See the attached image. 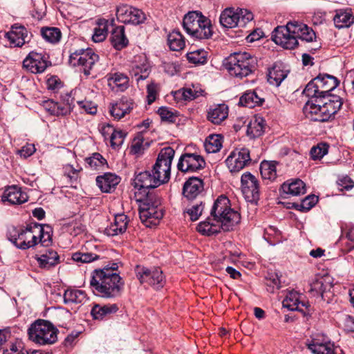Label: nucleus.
<instances>
[{"mask_svg":"<svg viewBox=\"0 0 354 354\" xmlns=\"http://www.w3.org/2000/svg\"><path fill=\"white\" fill-rule=\"evenodd\" d=\"M160 185V176L149 171L140 172L133 179V186L138 189L135 198L139 205L140 218L147 227L156 226L164 215L160 198L153 191Z\"/></svg>","mask_w":354,"mask_h":354,"instance_id":"obj_1","label":"nucleus"},{"mask_svg":"<svg viewBox=\"0 0 354 354\" xmlns=\"http://www.w3.org/2000/svg\"><path fill=\"white\" fill-rule=\"evenodd\" d=\"M240 221L241 215L231 208L229 198L221 195L214 202L209 216L198 223L197 230L203 235L211 236L219 233L221 230H232Z\"/></svg>","mask_w":354,"mask_h":354,"instance_id":"obj_2","label":"nucleus"},{"mask_svg":"<svg viewBox=\"0 0 354 354\" xmlns=\"http://www.w3.org/2000/svg\"><path fill=\"white\" fill-rule=\"evenodd\" d=\"M315 37V33L312 28L298 21H290L286 26H277L272 32V39L286 49L296 48L299 45L298 39L310 42Z\"/></svg>","mask_w":354,"mask_h":354,"instance_id":"obj_3","label":"nucleus"},{"mask_svg":"<svg viewBox=\"0 0 354 354\" xmlns=\"http://www.w3.org/2000/svg\"><path fill=\"white\" fill-rule=\"evenodd\" d=\"M257 59L246 52L230 55L225 63V68L232 76L242 79L251 75L256 69Z\"/></svg>","mask_w":354,"mask_h":354,"instance_id":"obj_4","label":"nucleus"},{"mask_svg":"<svg viewBox=\"0 0 354 354\" xmlns=\"http://www.w3.org/2000/svg\"><path fill=\"white\" fill-rule=\"evenodd\" d=\"M58 330L47 320L37 319L28 330L29 339L37 344H53L57 340Z\"/></svg>","mask_w":354,"mask_h":354,"instance_id":"obj_5","label":"nucleus"},{"mask_svg":"<svg viewBox=\"0 0 354 354\" xmlns=\"http://www.w3.org/2000/svg\"><path fill=\"white\" fill-rule=\"evenodd\" d=\"M37 225L33 223L24 226H12L8 231V239L18 249L26 250L35 246L38 243L37 236L35 234Z\"/></svg>","mask_w":354,"mask_h":354,"instance_id":"obj_6","label":"nucleus"},{"mask_svg":"<svg viewBox=\"0 0 354 354\" xmlns=\"http://www.w3.org/2000/svg\"><path fill=\"white\" fill-rule=\"evenodd\" d=\"M90 286L95 295L104 298L111 297V267L109 265L93 271Z\"/></svg>","mask_w":354,"mask_h":354,"instance_id":"obj_7","label":"nucleus"},{"mask_svg":"<svg viewBox=\"0 0 354 354\" xmlns=\"http://www.w3.org/2000/svg\"><path fill=\"white\" fill-rule=\"evenodd\" d=\"M253 19V14L245 9L225 8L221 14L219 21L223 28L244 27Z\"/></svg>","mask_w":354,"mask_h":354,"instance_id":"obj_8","label":"nucleus"},{"mask_svg":"<svg viewBox=\"0 0 354 354\" xmlns=\"http://www.w3.org/2000/svg\"><path fill=\"white\" fill-rule=\"evenodd\" d=\"M98 59V55L91 48H80L71 53L68 63L71 66L80 67V70L88 76Z\"/></svg>","mask_w":354,"mask_h":354,"instance_id":"obj_9","label":"nucleus"},{"mask_svg":"<svg viewBox=\"0 0 354 354\" xmlns=\"http://www.w3.org/2000/svg\"><path fill=\"white\" fill-rule=\"evenodd\" d=\"M175 151L170 147L163 148L159 153L152 169L156 176H160L161 184L169 181L171 174V165L174 158Z\"/></svg>","mask_w":354,"mask_h":354,"instance_id":"obj_10","label":"nucleus"},{"mask_svg":"<svg viewBox=\"0 0 354 354\" xmlns=\"http://www.w3.org/2000/svg\"><path fill=\"white\" fill-rule=\"evenodd\" d=\"M136 277L142 284L146 283L156 290H159L165 284V278L159 268H149L145 266H137Z\"/></svg>","mask_w":354,"mask_h":354,"instance_id":"obj_11","label":"nucleus"},{"mask_svg":"<svg viewBox=\"0 0 354 354\" xmlns=\"http://www.w3.org/2000/svg\"><path fill=\"white\" fill-rule=\"evenodd\" d=\"M333 90L322 91L318 93V97L315 100V102L319 103L322 106L323 116L322 120H329L342 106V99L337 95L330 93Z\"/></svg>","mask_w":354,"mask_h":354,"instance_id":"obj_12","label":"nucleus"},{"mask_svg":"<svg viewBox=\"0 0 354 354\" xmlns=\"http://www.w3.org/2000/svg\"><path fill=\"white\" fill-rule=\"evenodd\" d=\"M241 191L245 199L257 205L260 198L259 183L257 178L250 172H245L241 178Z\"/></svg>","mask_w":354,"mask_h":354,"instance_id":"obj_13","label":"nucleus"},{"mask_svg":"<svg viewBox=\"0 0 354 354\" xmlns=\"http://www.w3.org/2000/svg\"><path fill=\"white\" fill-rule=\"evenodd\" d=\"M51 65L48 56L44 53L31 51L23 61L24 67L34 74L41 73Z\"/></svg>","mask_w":354,"mask_h":354,"instance_id":"obj_14","label":"nucleus"},{"mask_svg":"<svg viewBox=\"0 0 354 354\" xmlns=\"http://www.w3.org/2000/svg\"><path fill=\"white\" fill-rule=\"evenodd\" d=\"M206 162L203 156L197 153H183L177 164L179 171L185 172H196L205 167Z\"/></svg>","mask_w":354,"mask_h":354,"instance_id":"obj_15","label":"nucleus"},{"mask_svg":"<svg viewBox=\"0 0 354 354\" xmlns=\"http://www.w3.org/2000/svg\"><path fill=\"white\" fill-rule=\"evenodd\" d=\"M250 150L248 148L236 149L227 158L225 163L232 173L239 172L251 163Z\"/></svg>","mask_w":354,"mask_h":354,"instance_id":"obj_16","label":"nucleus"},{"mask_svg":"<svg viewBox=\"0 0 354 354\" xmlns=\"http://www.w3.org/2000/svg\"><path fill=\"white\" fill-rule=\"evenodd\" d=\"M72 91L62 95V102L49 101L46 102V109L53 115H66L69 114L74 107V98L71 96Z\"/></svg>","mask_w":354,"mask_h":354,"instance_id":"obj_17","label":"nucleus"},{"mask_svg":"<svg viewBox=\"0 0 354 354\" xmlns=\"http://www.w3.org/2000/svg\"><path fill=\"white\" fill-rule=\"evenodd\" d=\"M314 91L312 97L306 103L304 107V113L310 120L315 122H326V120H322L323 116L322 106L321 104L315 102V100L318 97L319 90H303V93L310 91Z\"/></svg>","mask_w":354,"mask_h":354,"instance_id":"obj_18","label":"nucleus"},{"mask_svg":"<svg viewBox=\"0 0 354 354\" xmlns=\"http://www.w3.org/2000/svg\"><path fill=\"white\" fill-rule=\"evenodd\" d=\"M150 64L145 55H138L135 57L132 67V75L137 82L138 86H144L140 82L147 79L150 73Z\"/></svg>","mask_w":354,"mask_h":354,"instance_id":"obj_19","label":"nucleus"},{"mask_svg":"<svg viewBox=\"0 0 354 354\" xmlns=\"http://www.w3.org/2000/svg\"><path fill=\"white\" fill-rule=\"evenodd\" d=\"M279 191L285 198L300 196L306 192V184L299 178L290 179L281 185Z\"/></svg>","mask_w":354,"mask_h":354,"instance_id":"obj_20","label":"nucleus"},{"mask_svg":"<svg viewBox=\"0 0 354 354\" xmlns=\"http://www.w3.org/2000/svg\"><path fill=\"white\" fill-rule=\"evenodd\" d=\"M203 180L198 177H190L183 187V195L189 201L195 199L203 190Z\"/></svg>","mask_w":354,"mask_h":354,"instance_id":"obj_21","label":"nucleus"},{"mask_svg":"<svg viewBox=\"0 0 354 354\" xmlns=\"http://www.w3.org/2000/svg\"><path fill=\"white\" fill-rule=\"evenodd\" d=\"M35 259L37 261L39 268L46 270L55 267L59 263V256L53 249H47L41 254H35Z\"/></svg>","mask_w":354,"mask_h":354,"instance_id":"obj_22","label":"nucleus"},{"mask_svg":"<svg viewBox=\"0 0 354 354\" xmlns=\"http://www.w3.org/2000/svg\"><path fill=\"white\" fill-rule=\"evenodd\" d=\"M339 80L334 76L324 74L319 75L308 83L305 88H337L339 86Z\"/></svg>","mask_w":354,"mask_h":354,"instance_id":"obj_23","label":"nucleus"},{"mask_svg":"<svg viewBox=\"0 0 354 354\" xmlns=\"http://www.w3.org/2000/svg\"><path fill=\"white\" fill-rule=\"evenodd\" d=\"M229 108L224 103L211 106L207 111V118L214 124H221L228 116Z\"/></svg>","mask_w":354,"mask_h":354,"instance_id":"obj_24","label":"nucleus"},{"mask_svg":"<svg viewBox=\"0 0 354 354\" xmlns=\"http://www.w3.org/2000/svg\"><path fill=\"white\" fill-rule=\"evenodd\" d=\"M64 303L73 308L77 305L85 304L88 297L86 292L81 290L68 288L64 293Z\"/></svg>","mask_w":354,"mask_h":354,"instance_id":"obj_25","label":"nucleus"},{"mask_svg":"<svg viewBox=\"0 0 354 354\" xmlns=\"http://www.w3.org/2000/svg\"><path fill=\"white\" fill-rule=\"evenodd\" d=\"M26 193L21 191L17 186L8 187L4 192L3 199L8 201L10 203L17 205L22 204L28 201Z\"/></svg>","mask_w":354,"mask_h":354,"instance_id":"obj_26","label":"nucleus"},{"mask_svg":"<svg viewBox=\"0 0 354 354\" xmlns=\"http://www.w3.org/2000/svg\"><path fill=\"white\" fill-rule=\"evenodd\" d=\"M287 75L288 71L283 69V64L275 63L272 68L268 69V82L271 86L277 87Z\"/></svg>","mask_w":354,"mask_h":354,"instance_id":"obj_27","label":"nucleus"},{"mask_svg":"<svg viewBox=\"0 0 354 354\" xmlns=\"http://www.w3.org/2000/svg\"><path fill=\"white\" fill-rule=\"evenodd\" d=\"M6 36L11 44L15 46H21L28 42V30L24 26H12L11 30L6 33Z\"/></svg>","mask_w":354,"mask_h":354,"instance_id":"obj_28","label":"nucleus"},{"mask_svg":"<svg viewBox=\"0 0 354 354\" xmlns=\"http://www.w3.org/2000/svg\"><path fill=\"white\" fill-rule=\"evenodd\" d=\"M266 120L261 116H255L247 125V136L252 139L259 138L265 131Z\"/></svg>","mask_w":354,"mask_h":354,"instance_id":"obj_29","label":"nucleus"},{"mask_svg":"<svg viewBox=\"0 0 354 354\" xmlns=\"http://www.w3.org/2000/svg\"><path fill=\"white\" fill-rule=\"evenodd\" d=\"M333 21L336 28L341 29L348 28L354 22V16L350 9H339L335 10Z\"/></svg>","mask_w":354,"mask_h":354,"instance_id":"obj_30","label":"nucleus"},{"mask_svg":"<svg viewBox=\"0 0 354 354\" xmlns=\"http://www.w3.org/2000/svg\"><path fill=\"white\" fill-rule=\"evenodd\" d=\"M204 18L201 12L196 11L188 12L183 19V25L186 32L192 36L193 32H196V28L199 27V22Z\"/></svg>","mask_w":354,"mask_h":354,"instance_id":"obj_31","label":"nucleus"},{"mask_svg":"<svg viewBox=\"0 0 354 354\" xmlns=\"http://www.w3.org/2000/svg\"><path fill=\"white\" fill-rule=\"evenodd\" d=\"M133 106V102L131 100L123 97L119 102L112 104V117L118 120L129 113Z\"/></svg>","mask_w":354,"mask_h":354,"instance_id":"obj_32","label":"nucleus"},{"mask_svg":"<svg viewBox=\"0 0 354 354\" xmlns=\"http://www.w3.org/2000/svg\"><path fill=\"white\" fill-rule=\"evenodd\" d=\"M283 307L288 308L291 311H300L303 312L301 307L307 308L308 306L305 302L299 301V295L297 292H289L286 298L283 299Z\"/></svg>","mask_w":354,"mask_h":354,"instance_id":"obj_33","label":"nucleus"},{"mask_svg":"<svg viewBox=\"0 0 354 354\" xmlns=\"http://www.w3.org/2000/svg\"><path fill=\"white\" fill-rule=\"evenodd\" d=\"M129 44V40L124 33V26H120L112 29V46L120 50L127 47Z\"/></svg>","mask_w":354,"mask_h":354,"instance_id":"obj_34","label":"nucleus"},{"mask_svg":"<svg viewBox=\"0 0 354 354\" xmlns=\"http://www.w3.org/2000/svg\"><path fill=\"white\" fill-rule=\"evenodd\" d=\"M263 101V98L260 97L255 92V90H248L240 97L239 104L241 106L254 108L256 106L261 105Z\"/></svg>","mask_w":354,"mask_h":354,"instance_id":"obj_35","label":"nucleus"},{"mask_svg":"<svg viewBox=\"0 0 354 354\" xmlns=\"http://www.w3.org/2000/svg\"><path fill=\"white\" fill-rule=\"evenodd\" d=\"M121 263L112 262V297L119 296L124 290V281L120 273L114 272Z\"/></svg>","mask_w":354,"mask_h":354,"instance_id":"obj_36","label":"nucleus"},{"mask_svg":"<svg viewBox=\"0 0 354 354\" xmlns=\"http://www.w3.org/2000/svg\"><path fill=\"white\" fill-rule=\"evenodd\" d=\"M277 161L263 160L260 164V173L263 179L273 181L277 178Z\"/></svg>","mask_w":354,"mask_h":354,"instance_id":"obj_37","label":"nucleus"},{"mask_svg":"<svg viewBox=\"0 0 354 354\" xmlns=\"http://www.w3.org/2000/svg\"><path fill=\"white\" fill-rule=\"evenodd\" d=\"M198 25L199 27L196 28V32H193L192 36L198 39H207L210 38L212 35L210 21L204 17Z\"/></svg>","mask_w":354,"mask_h":354,"instance_id":"obj_38","label":"nucleus"},{"mask_svg":"<svg viewBox=\"0 0 354 354\" xmlns=\"http://www.w3.org/2000/svg\"><path fill=\"white\" fill-rule=\"evenodd\" d=\"M108 23L109 21L105 19H99L96 21L92 35L94 42H101L106 39L108 34Z\"/></svg>","mask_w":354,"mask_h":354,"instance_id":"obj_39","label":"nucleus"},{"mask_svg":"<svg viewBox=\"0 0 354 354\" xmlns=\"http://www.w3.org/2000/svg\"><path fill=\"white\" fill-rule=\"evenodd\" d=\"M167 44L171 50L178 51L184 48L185 42L181 33L174 30L167 36Z\"/></svg>","mask_w":354,"mask_h":354,"instance_id":"obj_40","label":"nucleus"},{"mask_svg":"<svg viewBox=\"0 0 354 354\" xmlns=\"http://www.w3.org/2000/svg\"><path fill=\"white\" fill-rule=\"evenodd\" d=\"M328 342H333L327 336L324 335H316L310 340H308L306 342V346L312 353H315L318 349L322 348Z\"/></svg>","mask_w":354,"mask_h":354,"instance_id":"obj_41","label":"nucleus"},{"mask_svg":"<svg viewBox=\"0 0 354 354\" xmlns=\"http://www.w3.org/2000/svg\"><path fill=\"white\" fill-rule=\"evenodd\" d=\"M86 167L93 170L104 169L108 165L106 160L99 153H93L91 156L85 159Z\"/></svg>","mask_w":354,"mask_h":354,"instance_id":"obj_42","label":"nucleus"},{"mask_svg":"<svg viewBox=\"0 0 354 354\" xmlns=\"http://www.w3.org/2000/svg\"><path fill=\"white\" fill-rule=\"evenodd\" d=\"M33 225H37V227L35 228V234L37 232L39 233V236H37L38 239V243H41L42 245L44 246H48L49 244H50L52 239H51V229L50 226L48 225H42L41 224L38 223H33Z\"/></svg>","mask_w":354,"mask_h":354,"instance_id":"obj_43","label":"nucleus"},{"mask_svg":"<svg viewBox=\"0 0 354 354\" xmlns=\"http://www.w3.org/2000/svg\"><path fill=\"white\" fill-rule=\"evenodd\" d=\"M128 225L127 216L124 214H117L112 224V236L124 233Z\"/></svg>","mask_w":354,"mask_h":354,"instance_id":"obj_44","label":"nucleus"},{"mask_svg":"<svg viewBox=\"0 0 354 354\" xmlns=\"http://www.w3.org/2000/svg\"><path fill=\"white\" fill-rule=\"evenodd\" d=\"M187 58L190 63L203 65L207 61V52L202 48L194 50L187 53Z\"/></svg>","mask_w":354,"mask_h":354,"instance_id":"obj_45","label":"nucleus"},{"mask_svg":"<svg viewBox=\"0 0 354 354\" xmlns=\"http://www.w3.org/2000/svg\"><path fill=\"white\" fill-rule=\"evenodd\" d=\"M265 284L268 292L273 293L281 288V280L278 273L269 272L265 278Z\"/></svg>","mask_w":354,"mask_h":354,"instance_id":"obj_46","label":"nucleus"},{"mask_svg":"<svg viewBox=\"0 0 354 354\" xmlns=\"http://www.w3.org/2000/svg\"><path fill=\"white\" fill-rule=\"evenodd\" d=\"M205 150L209 153H216L222 147L221 138L218 135L209 136L205 142Z\"/></svg>","mask_w":354,"mask_h":354,"instance_id":"obj_47","label":"nucleus"},{"mask_svg":"<svg viewBox=\"0 0 354 354\" xmlns=\"http://www.w3.org/2000/svg\"><path fill=\"white\" fill-rule=\"evenodd\" d=\"M158 113L162 122H167L171 124L176 123L179 116L178 111H173L171 109L166 106H161L159 108Z\"/></svg>","mask_w":354,"mask_h":354,"instance_id":"obj_48","label":"nucleus"},{"mask_svg":"<svg viewBox=\"0 0 354 354\" xmlns=\"http://www.w3.org/2000/svg\"><path fill=\"white\" fill-rule=\"evenodd\" d=\"M133 9V7L127 4H122L118 6L115 13L117 19L122 23H129Z\"/></svg>","mask_w":354,"mask_h":354,"instance_id":"obj_49","label":"nucleus"},{"mask_svg":"<svg viewBox=\"0 0 354 354\" xmlns=\"http://www.w3.org/2000/svg\"><path fill=\"white\" fill-rule=\"evenodd\" d=\"M42 37L50 43H56L59 41L62 33L57 28H43L41 29Z\"/></svg>","mask_w":354,"mask_h":354,"instance_id":"obj_50","label":"nucleus"},{"mask_svg":"<svg viewBox=\"0 0 354 354\" xmlns=\"http://www.w3.org/2000/svg\"><path fill=\"white\" fill-rule=\"evenodd\" d=\"M318 202V196L310 194L304 198L299 204H295V208L303 212H306L312 209Z\"/></svg>","mask_w":354,"mask_h":354,"instance_id":"obj_51","label":"nucleus"},{"mask_svg":"<svg viewBox=\"0 0 354 354\" xmlns=\"http://www.w3.org/2000/svg\"><path fill=\"white\" fill-rule=\"evenodd\" d=\"M109 313L111 307L106 305L95 304L91 310V315L95 320H102Z\"/></svg>","mask_w":354,"mask_h":354,"instance_id":"obj_52","label":"nucleus"},{"mask_svg":"<svg viewBox=\"0 0 354 354\" xmlns=\"http://www.w3.org/2000/svg\"><path fill=\"white\" fill-rule=\"evenodd\" d=\"M328 151V145L326 143L321 142L317 145L314 146L310 151V158L315 160L322 159Z\"/></svg>","mask_w":354,"mask_h":354,"instance_id":"obj_53","label":"nucleus"},{"mask_svg":"<svg viewBox=\"0 0 354 354\" xmlns=\"http://www.w3.org/2000/svg\"><path fill=\"white\" fill-rule=\"evenodd\" d=\"M342 236L349 241L347 243V251L354 250V225L346 224L344 227H342Z\"/></svg>","mask_w":354,"mask_h":354,"instance_id":"obj_54","label":"nucleus"},{"mask_svg":"<svg viewBox=\"0 0 354 354\" xmlns=\"http://www.w3.org/2000/svg\"><path fill=\"white\" fill-rule=\"evenodd\" d=\"M96 184L102 192L109 193L111 190V172L98 176L96 178Z\"/></svg>","mask_w":354,"mask_h":354,"instance_id":"obj_55","label":"nucleus"},{"mask_svg":"<svg viewBox=\"0 0 354 354\" xmlns=\"http://www.w3.org/2000/svg\"><path fill=\"white\" fill-rule=\"evenodd\" d=\"M127 133L114 129L112 131V149H119L124 143Z\"/></svg>","mask_w":354,"mask_h":354,"instance_id":"obj_56","label":"nucleus"},{"mask_svg":"<svg viewBox=\"0 0 354 354\" xmlns=\"http://www.w3.org/2000/svg\"><path fill=\"white\" fill-rule=\"evenodd\" d=\"M97 259V254L89 252H75L72 255V259L76 262L90 263Z\"/></svg>","mask_w":354,"mask_h":354,"instance_id":"obj_57","label":"nucleus"},{"mask_svg":"<svg viewBox=\"0 0 354 354\" xmlns=\"http://www.w3.org/2000/svg\"><path fill=\"white\" fill-rule=\"evenodd\" d=\"M204 209V205L202 201L199 203L192 205L190 208L187 209L186 212L189 216L191 221H197L201 215Z\"/></svg>","mask_w":354,"mask_h":354,"instance_id":"obj_58","label":"nucleus"},{"mask_svg":"<svg viewBox=\"0 0 354 354\" xmlns=\"http://www.w3.org/2000/svg\"><path fill=\"white\" fill-rule=\"evenodd\" d=\"M145 19V14L141 10L133 8L129 23L134 25H138L143 23Z\"/></svg>","mask_w":354,"mask_h":354,"instance_id":"obj_59","label":"nucleus"},{"mask_svg":"<svg viewBox=\"0 0 354 354\" xmlns=\"http://www.w3.org/2000/svg\"><path fill=\"white\" fill-rule=\"evenodd\" d=\"M338 349L342 353V350L339 346H336L334 342H328V344L318 349L313 354H337Z\"/></svg>","mask_w":354,"mask_h":354,"instance_id":"obj_60","label":"nucleus"},{"mask_svg":"<svg viewBox=\"0 0 354 354\" xmlns=\"http://www.w3.org/2000/svg\"><path fill=\"white\" fill-rule=\"evenodd\" d=\"M112 81L114 82L116 87H127L129 82V77L123 73H115L113 75H112Z\"/></svg>","mask_w":354,"mask_h":354,"instance_id":"obj_61","label":"nucleus"},{"mask_svg":"<svg viewBox=\"0 0 354 354\" xmlns=\"http://www.w3.org/2000/svg\"><path fill=\"white\" fill-rule=\"evenodd\" d=\"M36 151L33 144L27 143L18 151V153L21 157L27 158L31 156Z\"/></svg>","mask_w":354,"mask_h":354,"instance_id":"obj_62","label":"nucleus"},{"mask_svg":"<svg viewBox=\"0 0 354 354\" xmlns=\"http://www.w3.org/2000/svg\"><path fill=\"white\" fill-rule=\"evenodd\" d=\"M185 93L184 101L194 100L199 96L205 95V90H183Z\"/></svg>","mask_w":354,"mask_h":354,"instance_id":"obj_63","label":"nucleus"},{"mask_svg":"<svg viewBox=\"0 0 354 354\" xmlns=\"http://www.w3.org/2000/svg\"><path fill=\"white\" fill-rule=\"evenodd\" d=\"M310 289L317 294L323 295L326 290V286L324 285L323 279H317L312 283Z\"/></svg>","mask_w":354,"mask_h":354,"instance_id":"obj_64","label":"nucleus"}]
</instances>
